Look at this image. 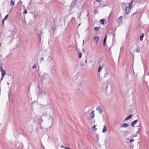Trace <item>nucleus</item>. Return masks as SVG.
<instances>
[{
    "label": "nucleus",
    "instance_id": "12",
    "mask_svg": "<svg viewBox=\"0 0 149 149\" xmlns=\"http://www.w3.org/2000/svg\"><path fill=\"white\" fill-rule=\"evenodd\" d=\"M107 130L106 127V126L104 125L103 126V128L102 129V132L103 133H104L105 132H106V131H107Z\"/></svg>",
    "mask_w": 149,
    "mask_h": 149
},
{
    "label": "nucleus",
    "instance_id": "2",
    "mask_svg": "<svg viewBox=\"0 0 149 149\" xmlns=\"http://www.w3.org/2000/svg\"><path fill=\"white\" fill-rule=\"evenodd\" d=\"M99 40V37L96 35H95L94 37L93 41L96 44Z\"/></svg>",
    "mask_w": 149,
    "mask_h": 149
},
{
    "label": "nucleus",
    "instance_id": "34",
    "mask_svg": "<svg viewBox=\"0 0 149 149\" xmlns=\"http://www.w3.org/2000/svg\"><path fill=\"white\" fill-rule=\"evenodd\" d=\"M80 26V24H79V26Z\"/></svg>",
    "mask_w": 149,
    "mask_h": 149
},
{
    "label": "nucleus",
    "instance_id": "16",
    "mask_svg": "<svg viewBox=\"0 0 149 149\" xmlns=\"http://www.w3.org/2000/svg\"><path fill=\"white\" fill-rule=\"evenodd\" d=\"M106 39H107V36H106L105 37L104 40L103 42V45L104 46H106L105 43L106 42Z\"/></svg>",
    "mask_w": 149,
    "mask_h": 149
},
{
    "label": "nucleus",
    "instance_id": "1",
    "mask_svg": "<svg viewBox=\"0 0 149 149\" xmlns=\"http://www.w3.org/2000/svg\"><path fill=\"white\" fill-rule=\"evenodd\" d=\"M134 1V0H132L131 2H130L128 3L129 6L127 7V6L126 7V8L125 9V12L126 14H128L130 12V11L131 10L130 7L132 5V3Z\"/></svg>",
    "mask_w": 149,
    "mask_h": 149
},
{
    "label": "nucleus",
    "instance_id": "14",
    "mask_svg": "<svg viewBox=\"0 0 149 149\" xmlns=\"http://www.w3.org/2000/svg\"><path fill=\"white\" fill-rule=\"evenodd\" d=\"M82 53L81 51H79V52L78 57L79 58H81L82 57Z\"/></svg>",
    "mask_w": 149,
    "mask_h": 149
},
{
    "label": "nucleus",
    "instance_id": "17",
    "mask_svg": "<svg viewBox=\"0 0 149 149\" xmlns=\"http://www.w3.org/2000/svg\"><path fill=\"white\" fill-rule=\"evenodd\" d=\"M15 0H11L10 4L11 6H14L15 4Z\"/></svg>",
    "mask_w": 149,
    "mask_h": 149
},
{
    "label": "nucleus",
    "instance_id": "21",
    "mask_svg": "<svg viewBox=\"0 0 149 149\" xmlns=\"http://www.w3.org/2000/svg\"><path fill=\"white\" fill-rule=\"evenodd\" d=\"M76 1H74V2H72L71 4V6H74V5H76Z\"/></svg>",
    "mask_w": 149,
    "mask_h": 149
},
{
    "label": "nucleus",
    "instance_id": "20",
    "mask_svg": "<svg viewBox=\"0 0 149 149\" xmlns=\"http://www.w3.org/2000/svg\"><path fill=\"white\" fill-rule=\"evenodd\" d=\"M102 68V66L101 65H100V66L99 67L98 69V72H100Z\"/></svg>",
    "mask_w": 149,
    "mask_h": 149
},
{
    "label": "nucleus",
    "instance_id": "24",
    "mask_svg": "<svg viewBox=\"0 0 149 149\" xmlns=\"http://www.w3.org/2000/svg\"><path fill=\"white\" fill-rule=\"evenodd\" d=\"M27 13V10H24V11L23 12V14H26Z\"/></svg>",
    "mask_w": 149,
    "mask_h": 149
},
{
    "label": "nucleus",
    "instance_id": "6",
    "mask_svg": "<svg viewBox=\"0 0 149 149\" xmlns=\"http://www.w3.org/2000/svg\"><path fill=\"white\" fill-rule=\"evenodd\" d=\"M1 80L3 79V78L4 77V75L5 74V72L4 70H1Z\"/></svg>",
    "mask_w": 149,
    "mask_h": 149
},
{
    "label": "nucleus",
    "instance_id": "30",
    "mask_svg": "<svg viewBox=\"0 0 149 149\" xmlns=\"http://www.w3.org/2000/svg\"><path fill=\"white\" fill-rule=\"evenodd\" d=\"M61 148H64V147L63 146V145H61Z\"/></svg>",
    "mask_w": 149,
    "mask_h": 149
},
{
    "label": "nucleus",
    "instance_id": "27",
    "mask_svg": "<svg viewBox=\"0 0 149 149\" xmlns=\"http://www.w3.org/2000/svg\"><path fill=\"white\" fill-rule=\"evenodd\" d=\"M43 60H44L43 58H41L40 59V61L41 62H42V61H43Z\"/></svg>",
    "mask_w": 149,
    "mask_h": 149
},
{
    "label": "nucleus",
    "instance_id": "10",
    "mask_svg": "<svg viewBox=\"0 0 149 149\" xmlns=\"http://www.w3.org/2000/svg\"><path fill=\"white\" fill-rule=\"evenodd\" d=\"M137 120H136L133 121L131 124V125L132 127H134V125H136V123L137 122Z\"/></svg>",
    "mask_w": 149,
    "mask_h": 149
},
{
    "label": "nucleus",
    "instance_id": "28",
    "mask_svg": "<svg viewBox=\"0 0 149 149\" xmlns=\"http://www.w3.org/2000/svg\"><path fill=\"white\" fill-rule=\"evenodd\" d=\"M134 141V140L133 139H131L130 140V142H132L133 141Z\"/></svg>",
    "mask_w": 149,
    "mask_h": 149
},
{
    "label": "nucleus",
    "instance_id": "33",
    "mask_svg": "<svg viewBox=\"0 0 149 149\" xmlns=\"http://www.w3.org/2000/svg\"><path fill=\"white\" fill-rule=\"evenodd\" d=\"M84 40L83 41V44H84Z\"/></svg>",
    "mask_w": 149,
    "mask_h": 149
},
{
    "label": "nucleus",
    "instance_id": "13",
    "mask_svg": "<svg viewBox=\"0 0 149 149\" xmlns=\"http://www.w3.org/2000/svg\"><path fill=\"white\" fill-rule=\"evenodd\" d=\"M144 34L143 33H142L140 36V40L142 41L143 40V37L144 36Z\"/></svg>",
    "mask_w": 149,
    "mask_h": 149
},
{
    "label": "nucleus",
    "instance_id": "19",
    "mask_svg": "<svg viewBox=\"0 0 149 149\" xmlns=\"http://www.w3.org/2000/svg\"><path fill=\"white\" fill-rule=\"evenodd\" d=\"M22 22H23V23L25 25H26V21L25 20V19L24 18L22 19Z\"/></svg>",
    "mask_w": 149,
    "mask_h": 149
},
{
    "label": "nucleus",
    "instance_id": "23",
    "mask_svg": "<svg viewBox=\"0 0 149 149\" xmlns=\"http://www.w3.org/2000/svg\"><path fill=\"white\" fill-rule=\"evenodd\" d=\"M99 29V27H96L94 28V30L95 31H97Z\"/></svg>",
    "mask_w": 149,
    "mask_h": 149
},
{
    "label": "nucleus",
    "instance_id": "11",
    "mask_svg": "<svg viewBox=\"0 0 149 149\" xmlns=\"http://www.w3.org/2000/svg\"><path fill=\"white\" fill-rule=\"evenodd\" d=\"M105 21H106V20L104 19H100V23H101V24H102L104 25V22Z\"/></svg>",
    "mask_w": 149,
    "mask_h": 149
},
{
    "label": "nucleus",
    "instance_id": "32",
    "mask_svg": "<svg viewBox=\"0 0 149 149\" xmlns=\"http://www.w3.org/2000/svg\"><path fill=\"white\" fill-rule=\"evenodd\" d=\"M96 1L97 2H99L100 1V0H96Z\"/></svg>",
    "mask_w": 149,
    "mask_h": 149
},
{
    "label": "nucleus",
    "instance_id": "18",
    "mask_svg": "<svg viewBox=\"0 0 149 149\" xmlns=\"http://www.w3.org/2000/svg\"><path fill=\"white\" fill-rule=\"evenodd\" d=\"M132 115H130L128 117H126V118L125 119V120H128L130 119L132 117Z\"/></svg>",
    "mask_w": 149,
    "mask_h": 149
},
{
    "label": "nucleus",
    "instance_id": "9",
    "mask_svg": "<svg viewBox=\"0 0 149 149\" xmlns=\"http://www.w3.org/2000/svg\"><path fill=\"white\" fill-rule=\"evenodd\" d=\"M122 17L121 16L120 17L118 18L117 19V22L118 23H120L122 22Z\"/></svg>",
    "mask_w": 149,
    "mask_h": 149
},
{
    "label": "nucleus",
    "instance_id": "29",
    "mask_svg": "<svg viewBox=\"0 0 149 149\" xmlns=\"http://www.w3.org/2000/svg\"><path fill=\"white\" fill-rule=\"evenodd\" d=\"M3 70V67L1 66L0 67V70Z\"/></svg>",
    "mask_w": 149,
    "mask_h": 149
},
{
    "label": "nucleus",
    "instance_id": "3",
    "mask_svg": "<svg viewBox=\"0 0 149 149\" xmlns=\"http://www.w3.org/2000/svg\"><path fill=\"white\" fill-rule=\"evenodd\" d=\"M76 49L79 52V51H81V52L84 53V50L83 47H77Z\"/></svg>",
    "mask_w": 149,
    "mask_h": 149
},
{
    "label": "nucleus",
    "instance_id": "8",
    "mask_svg": "<svg viewBox=\"0 0 149 149\" xmlns=\"http://www.w3.org/2000/svg\"><path fill=\"white\" fill-rule=\"evenodd\" d=\"M8 17V15H6V16L5 17H4V18L3 19V20H2V25L3 26L4 25V22L6 20Z\"/></svg>",
    "mask_w": 149,
    "mask_h": 149
},
{
    "label": "nucleus",
    "instance_id": "4",
    "mask_svg": "<svg viewBox=\"0 0 149 149\" xmlns=\"http://www.w3.org/2000/svg\"><path fill=\"white\" fill-rule=\"evenodd\" d=\"M94 110L92 111L90 113L89 116L91 117V119L93 118L95 116Z\"/></svg>",
    "mask_w": 149,
    "mask_h": 149
},
{
    "label": "nucleus",
    "instance_id": "7",
    "mask_svg": "<svg viewBox=\"0 0 149 149\" xmlns=\"http://www.w3.org/2000/svg\"><path fill=\"white\" fill-rule=\"evenodd\" d=\"M128 126V125L127 123L122 124L120 125V127H126Z\"/></svg>",
    "mask_w": 149,
    "mask_h": 149
},
{
    "label": "nucleus",
    "instance_id": "15",
    "mask_svg": "<svg viewBox=\"0 0 149 149\" xmlns=\"http://www.w3.org/2000/svg\"><path fill=\"white\" fill-rule=\"evenodd\" d=\"M12 33L11 32V35L10 36H9V37L10 38V39H11V40H12V39H13L14 38L13 37V35L14 34H13V35H12Z\"/></svg>",
    "mask_w": 149,
    "mask_h": 149
},
{
    "label": "nucleus",
    "instance_id": "22",
    "mask_svg": "<svg viewBox=\"0 0 149 149\" xmlns=\"http://www.w3.org/2000/svg\"><path fill=\"white\" fill-rule=\"evenodd\" d=\"M96 125H94L92 128V130L95 129L94 131H95L97 130V128H96Z\"/></svg>",
    "mask_w": 149,
    "mask_h": 149
},
{
    "label": "nucleus",
    "instance_id": "25",
    "mask_svg": "<svg viewBox=\"0 0 149 149\" xmlns=\"http://www.w3.org/2000/svg\"><path fill=\"white\" fill-rule=\"evenodd\" d=\"M136 51L137 52H138V53H139L140 52V49H139V48H138L137 49Z\"/></svg>",
    "mask_w": 149,
    "mask_h": 149
},
{
    "label": "nucleus",
    "instance_id": "5",
    "mask_svg": "<svg viewBox=\"0 0 149 149\" xmlns=\"http://www.w3.org/2000/svg\"><path fill=\"white\" fill-rule=\"evenodd\" d=\"M96 109L98 110V112L101 114L102 111V108L100 106H98Z\"/></svg>",
    "mask_w": 149,
    "mask_h": 149
},
{
    "label": "nucleus",
    "instance_id": "31",
    "mask_svg": "<svg viewBox=\"0 0 149 149\" xmlns=\"http://www.w3.org/2000/svg\"><path fill=\"white\" fill-rule=\"evenodd\" d=\"M64 148H65V149H70V148H67V147H64Z\"/></svg>",
    "mask_w": 149,
    "mask_h": 149
},
{
    "label": "nucleus",
    "instance_id": "26",
    "mask_svg": "<svg viewBox=\"0 0 149 149\" xmlns=\"http://www.w3.org/2000/svg\"><path fill=\"white\" fill-rule=\"evenodd\" d=\"M36 65L35 64H34L32 68L33 69L36 68Z\"/></svg>",
    "mask_w": 149,
    "mask_h": 149
}]
</instances>
